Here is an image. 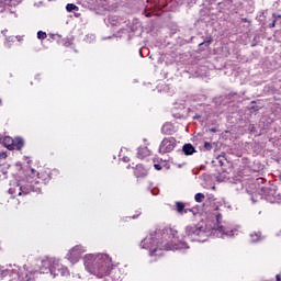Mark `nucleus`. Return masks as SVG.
<instances>
[{
	"mask_svg": "<svg viewBox=\"0 0 281 281\" xmlns=\"http://www.w3.org/2000/svg\"><path fill=\"white\" fill-rule=\"evenodd\" d=\"M140 247L142 249H148L151 257L164 256L162 251L190 249L188 243L183 241V238L179 236V232L170 227L151 232L142 240Z\"/></svg>",
	"mask_w": 281,
	"mask_h": 281,
	"instance_id": "nucleus-1",
	"label": "nucleus"
},
{
	"mask_svg": "<svg viewBox=\"0 0 281 281\" xmlns=\"http://www.w3.org/2000/svg\"><path fill=\"white\" fill-rule=\"evenodd\" d=\"M184 232L189 238L198 240V243H205L210 236H216V238H234V236H238V227H234L228 222L223 221L222 214H216L213 222L209 221L207 224L188 225Z\"/></svg>",
	"mask_w": 281,
	"mask_h": 281,
	"instance_id": "nucleus-2",
	"label": "nucleus"
},
{
	"mask_svg": "<svg viewBox=\"0 0 281 281\" xmlns=\"http://www.w3.org/2000/svg\"><path fill=\"white\" fill-rule=\"evenodd\" d=\"M82 260L87 273L94 276V278H106V276H111V271H113V259L109 254H87L83 256Z\"/></svg>",
	"mask_w": 281,
	"mask_h": 281,
	"instance_id": "nucleus-3",
	"label": "nucleus"
},
{
	"mask_svg": "<svg viewBox=\"0 0 281 281\" xmlns=\"http://www.w3.org/2000/svg\"><path fill=\"white\" fill-rule=\"evenodd\" d=\"M40 273H49L52 278H58V276L67 277L70 274L69 268L63 265V260L57 257H46L41 261Z\"/></svg>",
	"mask_w": 281,
	"mask_h": 281,
	"instance_id": "nucleus-4",
	"label": "nucleus"
},
{
	"mask_svg": "<svg viewBox=\"0 0 281 281\" xmlns=\"http://www.w3.org/2000/svg\"><path fill=\"white\" fill-rule=\"evenodd\" d=\"M38 271L37 268L24 266L23 269H0V278L3 281H32Z\"/></svg>",
	"mask_w": 281,
	"mask_h": 281,
	"instance_id": "nucleus-5",
	"label": "nucleus"
},
{
	"mask_svg": "<svg viewBox=\"0 0 281 281\" xmlns=\"http://www.w3.org/2000/svg\"><path fill=\"white\" fill-rule=\"evenodd\" d=\"M82 254H87V247L82 245H77L68 250L65 259L68 260L70 265H78V262H80V256H82Z\"/></svg>",
	"mask_w": 281,
	"mask_h": 281,
	"instance_id": "nucleus-6",
	"label": "nucleus"
},
{
	"mask_svg": "<svg viewBox=\"0 0 281 281\" xmlns=\"http://www.w3.org/2000/svg\"><path fill=\"white\" fill-rule=\"evenodd\" d=\"M177 146V139L175 137L164 138L159 146V153L166 155V153H172Z\"/></svg>",
	"mask_w": 281,
	"mask_h": 281,
	"instance_id": "nucleus-7",
	"label": "nucleus"
},
{
	"mask_svg": "<svg viewBox=\"0 0 281 281\" xmlns=\"http://www.w3.org/2000/svg\"><path fill=\"white\" fill-rule=\"evenodd\" d=\"M9 193L13 194V196H21L23 194H30V190H23L22 184H16L9 189Z\"/></svg>",
	"mask_w": 281,
	"mask_h": 281,
	"instance_id": "nucleus-8",
	"label": "nucleus"
},
{
	"mask_svg": "<svg viewBox=\"0 0 281 281\" xmlns=\"http://www.w3.org/2000/svg\"><path fill=\"white\" fill-rule=\"evenodd\" d=\"M24 142L23 138L21 137H15L12 139V145H8V148H15L16 150H21V148H23L24 146Z\"/></svg>",
	"mask_w": 281,
	"mask_h": 281,
	"instance_id": "nucleus-9",
	"label": "nucleus"
},
{
	"mask_svg": "<svg viewBox=\"0 0 281 281\" xmlns=\"http://www.w3.org/2000/svg\"><path fill=\"white\" fill-rule=\"evenodd\" d=\"M134 175L135 177H146V175H148V170H146L143 165H136Z\"/></svg>",
	"mask_w": 281,
	"mask_h": 281,
	"instance_id": "nucleus-10",
	"label": "nucleus"
},
{
	"mask_svg": "<svg viewBox=\"0 0 281 281\" xmlns=\"http://www.w3.org/2000/svg\"><path fill=\"white\" fill-rule=\"evenodd\" d=\"M176 210L178 214H188V212H191L189 209H186V204L183 202H176Z\"/></svg>",
	"mask_w": 281,
	"mask_h": 281,
	"instance_id": "nucleus-11",
	"label": "nucleus"
},
{
	"mask_svg": "<svg viewBox=\"0 0 281 281\" xmlns=\"http://www.w3.org/2000/svg\"><path fill=\"white\" fill-rule=\"evenodd\" d=\"M36 187L30 184V186H23V190H29V194L31 192H36L37 194H41V186H38V182H35Z\"/></svg>",
	"mask_w": 281,
	"mask_h": 281,
	"instance_id": "nucleus-12",
	"label": "nucleus"
},
{
	"mask_svg": "<svg viewBox=\"0 0 281 281\" xmlns=\"http://www.w3.org/2000/svg\"><path fill=\"white\" fill-rule=\"evenodd\" d=\"M150 155V150H148V147H139L137 151V157L140 159H144V157H148Z\"/></svg>",
	"mask_w": 281,
	"mask_h": 281,
	"instance_id": "nucleus-13",
	"label": "nucleus"
},
{
	"mask_svg": "<svg viewBox=\"0 0 281 281\" xmlns=\"http://www.w3.org/2000/svg\"><path fill=\"white\" fill-rule=\"evenodd\" d=\"M260 240H262V234L260 232L250 233L251 243H260Z\"/></svg>",
	"mask_w": 281,
	"mask_h": 281,
	"instance_id": "nucleus-14",
	"label": "nucleus"
},
{
	"mask_svg": "<svg viewBox=\"0 0 281 281\" xmlns=\"http://www.w3.org/2000/svg\"><path fill=\"white\" fill-rule=\"evenodd\" d=\"M261 192L268 196L267 201H270V203H276V199H271V194H273V190H269V188H262Z\"/></svg>",
	"mask_w": 281,
	"mask_h": 281,
	"instance_id": "nucleus-15",
	"label": "nucleus"
},
{
	"mask_svg": "<svg viewBox=\"0 0 281 281\" xmlns=\"http://www.w3.org/2000/svg\"><path fill=\"white\" fill-rule=\"evenodd\" d=\"M182 150H183L184 155H194V146H192V144H186L182 147Z\"/></svg>",
	"mask_w": 281,
	"mask_h": 281,
	"instance_id": "nucleus-16",
	"label": "nucleus"
},
{
	"mask_svg": "<svg viewBox=\"0 0 281 281\" xmlns=\"http://www.w3.org/2000/svg\"><path fill=\"white\" fill-rule=\"evenodd\" d=\"M204 200H205V194H203V193H196L194 195V201L196 203H203Z\"/></svg>",
	"mask_w": 281,
	"mask_h": 281,
	"instance_id": "nucleus-17",
	"label": "nucleus"
},
{
	"mask_svg": "<svg viewBox=\"0 0 281 281\" xmlns=\"http://www.w3.org/2000/svg\"><path fill=\"white\" fill-rule=\"evenodd\" d=\"M162 133H166L167 135H170V131H172V125L170 123H167L162 126Z\"/></svg>",
	"mask_w": 281,
	"mask_h": 281,
	"instance_id": "nucleus-18",
	"label": "nucleus"
},
{
	"mask_svg": "<svg viewBox=\"0 0 281 281\" xmlns=\"http://www.w3.org/2000/svg\"><path fill=\"white\" fill-rule=\"evenodd\" d=\"M4 179H8V169L0 168V181H3Z\"/></svg>",
	"mask_w": 281,
	"mask_h": 281,
	"instance_id": "nucleus-19",
	"label": "nucleus"
},
{
	"mask_svg": "<svg viewBox=\"0 0 281 281\" xmlns=\"http://www.w3.org/2000/svg\"><path fill=\"white\" fill-rule=\"evenodd\" d=\"M37 38L40 41H45V38H47V33L43 32V31H38L37 32Z\"/></svg>",
	"mask_w": 281,
	"mask_h": 281,
	"instance_id": "nucleus-20",
	"label": "nucleus"
},
{
	"mask_svg": "<svg viewBox=\"0 0 281 281\" xmlns=\"http://www.w3.org/2000/svg\"><path fill=\"white\" fill-rule=\"evenodd\" d=\"M66 10H67V12H74V10H78V8L74 3H68L66 5Z\"/></svg>",
	"mask_w": 281,
	"mask_h": 281,
	"instance_id": "nucleus-21",
	"label": "nucleus"
},
{
	"mask_svg": "<svg viewBox=\"0 0 281 281\" xmlns=\"http://www.w3.org/2000/svg\"><path fill=\"white\" fill-rule=\"evenodd\" d=\"M85 41H86V43H93V41H95V35H93V34L87 35Z\"/></svg>",
	"mask_w": 281,
	"mask_h": 281,
	"instance_id": "nucleus-22",
	"label": "nucleus"
},
{
	"mask_svg": "<svg viewBox=\"0 0 281 281\" xmlns=\"http://www.w3.org/2000/svg\"><path fill=\"white\" fill-rule=\"evenodd\" d=\"M12 140L13 139L11 137H8V136L4 137L3 142H4L5 146H7V148H8V146H12Z\"/></svg>",
	"mask_w": 281,
	"mask_h": 281,
	"instance_id": "nucleus-23",
	"label": "nucleus"
},
{
	"mask_svg": "<svg viewBox=\"0 0 281 281\" xmlns=\"http://www.w3.org/2000/svg\"><path fill=\"white\" fill-rule=\"evenodd\" d=\"M274 21L270 24V27H276V21H278V19H281V15H276L273 14Z\"/></svg>",
	"mask_w": 281,
	"mask_h": 281,
	"instance_id": "nucleus-24",
	"label": "nucleus"
},
{
	"mask_svg": "<svg viewBox=\"0 0 281 281\" xmlns=\"http://www.w3.org/2000/svg\"><path fill=\"white\" fill-rule=\"evenodd\" d=\"M204 148H205L206 150H210V149L212 148V143L205 142V143H204Z\"/></svg>",
	"mask_w": 281,
	"mask_h": 281,
	"instance_id": "nucleus-25",
	"label": "nucleus"
},
{
	"mask_svg": "<svg viewBox=\"0 0 281 281\" xmlns=\"http://www.w3.org/2000/svg\"><path fill=\"white\" fill-rule=\"evenodd\" d=\"M217 181H218L220 183H223V181H227V178H225V177H223V176H218V177H217Z\"/></svg>",
	"mask_w": 281,
	"mask_h": 281,
	"instance_id": "nucleus-26",
	"label": "nucleus"
},
{
	"mask_svg": "<svg viewBox=\"0 0 281 281\" xmlns=\"http://www.w3.org/2000/svg\"><path fill=\"white\" fill-rule=\"evenodd\" d=\"M154 168H155V170H161V165L156 164V165H154Z\"/></svg>",
	"mask_w": 281,
	"mask_h": 281,
	"instance_id": "nucleus-27",
	"label": "nucleus"
},
{
	"mask_svg": "<svg viewBox=\"0 0 281 281\" xmlns=\"http://www.w3.org/2000/svg\"><path fill=\"white\" fill-rule=\"evenodd\" d=\"M212 43V40H209L206 42L201 43L200 45H210Z\"/></svg>",
	"mask_w": 281,
	"mask_h": 281,
	"instance_id": "nucleus-28",
	"label": "nucleus"
},
{
	"mask_svg": "<svg viewBox=\"0 0 281 281\" xmlns=\"http://www.w3.org/2000/svg\"><path fill=\"white\" fill-rule=\"evenodd\" d=\"M276 280H277V281H281V274H277V276H276Z\"/></svg>",
	"mask_w": 281,
	"mask_h": 281,
	"instance_id": "nucleus-29",
	"label": "nucleus"
},
{
	"mask_svg": "<svg viewBox=\"0 0 281 281\" xmlns=\"http://www.w3.org/2000/svg\"><path fill=\"white\" fill-rule=\"evenodd\" d=\"M70 45H71L70 42H66V43H65V46H66V47H69Z\"/></svg>",
	"mask_w": 281,
	"mask_h": 281,
	"instance_id": "nucleus-30",
	"label": "nucleus"
},
{
	"mask_svg": "<svg viewBox=\"0 0 281 281\" xmlns=\"http://www.w3.org/2000/svg\"><path fill=\"white\" fill-rule=\"evenodd\" d=\"M123 161L125 162L130 161L128 157H123Z\"/></svg>",
	"mask_w": 281,
	"mask_h": 281,
	"instance_id": "nucleus-31",
	"label": "nucleus"
},
{
	"mask_svg": "<svg viewBox=\"0 0 281 281\" xmlns=\"http://www.w3.org/2000/svg\"><path fill=\"white\" fill-rule=\"evenodd\" d=\"M14 41V37L7 38V42Z\"/></svg>",
	"mask_w": 281,
	"mask_h": 281,
	"instance_id": "nucleus-32",
	"label": "nucleus"
},
{
	"mask_svg": "<svg viewBox=\"0 0 281 281\" xmlns=\"http://www.w3.org/2000/svg\"><path fill=\"white\" fill-rule=\"evenodd\" d=\"M32 175H36V170L31 169Z\"/></svg>",
	"mask_w": 281,
	"mask_h": 281,
	"instance_id": "nucleus-33",
	"label": "nucleus"
},
{
	"mask_svg": "<svg viewBox=\"0 0 281 281\" xmlns=\"http://www.w3.org/2000/svg\"><path fill=\"white\" fill-rule=\"evenodd\" d=\"M36 176H37L38 179H41V173L36 172Z\"/></svg>",
	"mask_w": 281,
	"mask_h": 281,
	"instance_id": "nucleus-34",
	"label": "nucleus"
},
{
	"mask_svg": "<svg viewBox=\"0 0 281 281\" xmlns=\"http://www.w3.org/2000/svg\"><path fill=\"white\" fill-rule=\"evenodd\" d=\"M4 45H7V47H10V44H8V42H4Z\"/></svg>",
	"mask_w": 281,
	"mask_h": 281,
	"instance_id": "nucleus-35",
	"label": "nucleus"
},
{
	"mask_svg": "<svg viewBox=\"0 0 281 281\" xmlns=\"http://www.w3.org/2000/svg\"><path fill=\"white\" fill-rule=\"evenodd\" d=\"M1 157H7L5 154H1Z\"/></svg>",
	"mask_w": 281,
	"mask_h": 281,
	"instance_id": "nucleus-36",
	"label": "nucleus"
},
{
	"mask_svg": "<svg viewBox=\"0 0 281 281\" xmlns=\"http://www.w3.org/2000/svg\"><path fill=\"white\" fill-rule=\"evenodd\" d=\"M258 109H260V108H256L255 111H258Z\"/></svg>",
	"mask_w": 281,
	"mask_h": 281,
	"instance_id": "nucleus-37",
	"label": "nucleus"
},
{
	"mask_svg": "<svg viewBox=\"0 0 281 281\" xmlns=\"http://www.w3.org/2000/svg\"><path fill=\"white\" fill-rule=\"evenodd\" d=\"M2 34H5V31H2Z\"/></svg>",
	"mask_w": 281,
	"mask_h": 281,
	"instance_id": "nucleus-38",
	"label": "nucleus"
}]
</instances>
